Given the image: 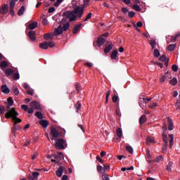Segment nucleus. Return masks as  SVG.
Wrapping results in <instances>:
<instances>
[{"label":"nucleus","mask_w":180,"mask_h":180,"mask_svg":"<svg viewBox=\"0 0 180 180\" xmlns=\"http://www.w3.org/2000/svg\"><path fill=\"white\" fill-rule=\"evenodd\" d=\"M154 143V139L153 138H150L148 137L147 139H146V143Z\"/></svg>","instance_id":"50"},{"label":"nucleus","mask_w":180,"mask_h":180,"mask_svg":"<svg viewBox=\"0 0 180 180\" xmlns=\"http://www.w3.org/2000/svg\"><path fill=\"white\" fill-rule=\"evenodd\" d=\"M20 130H21L20 125L18 124H14V127L13 128V133H14V131H20Z\"/></svg>","instance_id":"33"},{"label":"nucleus","mask_w":180,"mask_h":180,"mask_svg":"<svg viewBox=\"0 0 180 180\" xmlns=\"http://www.w3.org/2000/svg\"><path fill=\"white\" fill-rule=\"evenodd\" d=\"M96 160L100 162L101 164H103V160L101 158L99 155H97V157H96Z\"/></svg>","instance_id":"63"},{"label":"nucleus","mask_w":180,"mask_h":180,"mask_svg":"<svg viewBox=\"0 0 180 180\" xmlns=\"http://www.w3.org/2000/svg\"><path fill=\"white\" fill-rule=\"evenodd\" d=\"M82 26V23H79L75 26L73 28V34H77L78 33V31L80 30L81 27Z\"/></svg>","instance_id":"17"},{"label":"nucleus","mask_w":180,"mask_h":180,"mask_svg":"<svg viewBox=\"0 0 180 180\" xmlns=\"http://www.w3.org/2000/svg\"><path fill=\"white\" fill-rule=\"evenodd\" d=\"M167 124H164V127H162V134H161V136H162V141L167 143Z\"/></svg>","instance_id":"10"},{"label":"nucleus","mask_w":180,"mask_h":180,"mask_svg":"<svg viewBox=\"0 0 180 180\" xmlns=\"http://www.w3.org/2000/svg\"><path fill=\"white\" fill-rule=\"evenodd\" d=\"M156 106L157 104L155 103H150V105H148V108H150V109H154Z\"/></svg>","instance_id":"58"},{"label":"nucleus","mask_w":180,"mask_h":180,"mask_svg":"<svg viewBox=\"0 0 180 180\" xmlns=\"http://www.w3.org/2000/svg\"><path fill=\"white\" fill-rule=\"evenodd\" d=\"M8 105L13 106V105L14 104V100H13V98L8 97Z\"/></svg>","instance_id":"44"},{"label":"nucleus","mask_w":180,"mask_h":180,"mask_svg":"<svg viewBox=\"0 0 180 180\" xmlns=\"http://www.w3.org/2000/svg\"><path fill=\"white\" fill-rule=\"evenodd\" d=\"M63 173L67 174L68 173L67 169H65L63 166H59V167H58V169L56 171V176L62 177V175L63 174Z\"/></svg>","instance_id":"7"},{"label":"nucleus","mask_w":180,"mask_h":180,"mask_svg":"<svg viewBox=\"0 0 180 180\" xmlns=\"http://www.w3.org/2000/svg\"><path fill=\"white\" fill-rule=\"evenodd\" d=\"M167 123L169 124L168 127H166V129L169 131H172L174 129L173 121L170 117H167Z\"/></svg>","instance_id":"15"},{"label":"nucleus","mask_w":180,"mask_h":180,"mask_svg":"<svg viewBox=\"0 0 180 180\" xmlns=\"http://www.w3.org/2000/svg\"><path fill=\"white\" fill-rule=\"evenodd\" d=\"M53 157H59L60 158H64V155L62 153V152L58 153V155H54Z\"/></svg>","instance_id":"52"},{"label":"nucleus","mask_w":180,"mask_h":180,"mask_svg":"<svg viewBox=\"0 0 180 180\" xmlns=\"http://www.w3.org/2000/svg\"><path fill=\"white\" fill-rule=\"evenodd\" d=\"M21 109H22V110L27 112V110H28L30 108H29L27 105H21Z\"/></svg>","instance_id":"55"},{"label":"nucleus","mask_w":180,"mask_h":180,"mask_svg":"<svg viewBox=\"0 0 180 180\" xmlns=\"http://www.w3.org/2000/svg\"><path fill=\"white\" fill-rule=\"evenodd\" d=\"M27 36L32 41H35V32L34 31H29L27 33Z\"/></svg>","instance_id":"20"},{"label":"nucleus","mask_w":180,"mask_h":180,"mask_svg":"<svg viewBox=\"0 0 180 180\" xmlns=\"http://www.w3.org/2000/svg\"><path fill=\"white\" fill-rule=\"evenodd\" d=\"M174 49H175V44H170L167 46V51L172 52V51H174Z\"/></svg>","instance_id":"40"},{"label":"nucleus","mask_w":180,"mask_h":180,"mask_svg":"<svg viewBox=\"0 0 180 180\" xmlns=\"http://www.w3.org/2000/svg\"><path fill=\"white\" fill-rule=\"evenodd\" d=\"M82 104L79 101L75 103V109H77V112H78L79 110H81Z\"/></svg>","instance_id":"43"},{"label":"nucleus","mask_w":180,"mask_h":180,"mask_svg":"<svg viewBox=\"0 0 180 180\" xmlns=\"http://www.w3.org/2000/svg\"><path fill=\"white\" fill-rule=\"evenodd\" d=\"M13 74H15L14 70H13L12 69L8 68L6 69V70L5 71V75L8 77H10Z\"/></svg>","instance_id":"25"},{"label":"nucleus","mask_w":180,"mask_h":180,"mask_svg":"<svg viewBox=\"0 0 180 180\" xmlns=\"http://www.w3.org/2000/svg\"><path fill=\"white\" fill-rule=\"evenodd\" d=\"M13 89V91H14L15 96L19 95V89H18V87L14 86Z\"/></svg>","instance_id":"51"},{"label":"nucleus","mask_w":180,"mask_h":180,"mask_svg":"<svg viewBox=\"0 0 180 180\" xmlns=\"http://www.w3.org/2000/svg\"><path fill=\"white\" fill-rule=\"evenodd\" d=\"M169 139H170V140H169V143H170L169 147L170 148H172V146H173V143H174V135L173 134H169Z\"/></svg>","instance_id":"28"},{"label":"nucleus","mask_w":180,"mask_h":180,"mask_svg":"<svg viewBox=\"0 0 180 180\" xmlns=\"http://www.w3.org/2000/svg\"><path fill=\"white\" fill-rule=\"evenodd\" d=\"M38 27V22H34L29 25V30H34V29L37 28Z\"/></svg>","instance_id":"24"},{"label":"nucleus","mask_w":180,"mask_h":180,"mask_svg":"<svg viewBox=\"0 0 180 180\" xmlns=\"http://www.w3.org/2000/svg\"><path fill=\"white\" fill-rule=\"evenodd\" d=\"M132 8L135 11H136L137 12H140L141 11V8H140V6H139L138 5L135 4L134 5V6L132 7Z\"/></svg>","instance_id":"46"},{"label":"nucleus","mask_w":180,"mask_h":180,"mask_svg":"<svg viewBox=\"0 0 180 180\" xmlns=\"http://www.w3.org/2000/svg\"><path fill=\"white\" fill-rule=\"evenodd\" d=\"M126 150H127L129 154H132L134 153V149L130 146H126Z\"/></svg>","instance_id":"41"},{"label":"nucleus","mask_w":180,"mask_h":180,"mask_svg":"<svg viewBox=\"0 0 180 180\" xmlns=\"http://www.w3.org/2000/svg\"><path fill=\"white\" fill-rule=\"evenodd\" d=\"M62 2H63V0H56V3H54V7L59 6Z\"/></svg>","instance_id":"48"},{"label":"nucleus","mask_w":180,"mask_h":180,"mask_svg":"<svg viewBox=\"0 0 180 180\" xmlns=\"http://www.w3.org/2000/svg\"><path fill=\"white\" fill-rule=\"evenodd\" d=\"M54 11H56V8L54 7L49 8L48 10V13H53Z\"/></svg>","instance_id":"62"},{"label":"nucleus","mask_w":180,"mask_h":180,"mask_svg":"<svg viewBox=\"0 0 180 180\" xmlns=\"http://www.w3.org/2000/svg\"><path fill=\"white\" fill-rule=\"evenodd\" d=\"M38 172H32V175H27V180H38Z\"/></svg>","instance_id":"12"},{"label":"nucleus","mask_w":180,"mask_h":180,"mask_svg":"<svg viewBox=\"0 0 180 180\" xmlns=\"http://www.w3.org/2000/svg\"><path fill=\"white\" fill-rule=\"evenodd\" d=\"M168 75H169V72H166L165 74H164V75H162V77H161L160 78L161 83H163L164 82H165Z\"/></svg>","instance_id":"35"},{"label":"nucleus","mask_w":180,"mask_h":180,"mask_svg":"<svg viewBox=\"0 0 180 180\" xmlns=\"http://www.w3.org/2000/svg\"><path fill=\"white\" fill-rule=\"evenodd\" d=\"M35 117H38L39 120H43L44 117H43V114H41V112L37 111V112H35Z\"/></svg>","instance_id":"36"},{"label":"nucleus","mask_w":180,"mask_h":180,"mask_svg":"<svg viewBox=\"0 0 180 180\" xmlns=\"http://www.w3.org/2000/svg\"><path fill=\"white\" fill-rule=\"evenodd\" d=\"M88 4H85L83 2V5H82V6H75V10L72 11H68L66 12H68L69 13H73L75 15H78V18H82L83 13L84 12V8H86Z\"/></svg>","instance_id":"2"},{"label":"nucleus","mask_w":180,"mask_h":180,"mask_svg":"<svg viewBox=\"0 0 180 180\" xmlns=\"http://www.w3.org/2000/svg\"><path fill=\"white\" fill-rule=\"evenodd\" d=\"M150 46H151V48L154 49V56L155 58H158L159 56H160V52L159 50L155 49L156 46V41L155 39H151L150 40Z\"/></svg>","instance_id":"6"},{"label":"nucleus","mask_w":180,"mask_h":180,"mask_svg":"<svg viewBox=\"0 0 180 180\" xmlns=\"http://www.w3.org/2000/svg\"><path fill=\"white\" fill-rule=\"evenodd\" d=\"M51 135L53 138L57 139L58 137H59V131H58L57 129L56 128H51Z\"/></svg>","instance_id":"13"},{"label":"nucleus","mask_w":180,"mask_h":180,"mask_svg":"<svg viewBox=\"0 0 180 180\" xmlns=\"http://www.w3.org/2000/svg\"><path fill=\"white\" fill-rule=\"evenodd\" d=\"M39 124L43 127V129H46L49 126V122L46 120L39 121Z\"/></svg>","instance_id":"14"},{"label":"nucleus","mask_w":180,"mask_h":180,"mask_svg":"<svg viewBox=\"0 0 180 180\" xmlns=\"http://www.w3.org/2000/svg\"><path fill=\"white\" fill-rule=\"evenodd\" d=\"M108 171V169H104L102 166L97 165V172H100V174H105Z\"/></svg>","instance_id":"16"},{"label":"nucleus","mask_w":180,"mask_h":180,"mask_svg":"<svg viewBox=\"0 0 180 180\" xmlns=\"http://www.w3.org/2000/svg\"><path fill=\"white\" fill-rule=\"evenodd\" d=\"M148 101H145L143 100H139V105H140V107L143 110L145 106H146V103H148Z\"/></svg>","instance_id":"27"},{"label":"nucleus","mask_w":180,"mask_h":180,"mask_svg":"<svg viewBox=\"0 0 180 180\" xmlns=\"http://www.w3.org/2000/svg\"><path fill=\"white\" fill-rule=\"evenodd\" d=\"M135 16V12L129 11V18H132Z\"/></svg>","instance_id":"61"},{"label":"nucleus","mask_w":180,"mask_h":180,"mask_svg":"<svg viewBox=\"0 0 180 180\" xmlns=\"http://www.w3.org/2000/svg\"><path fill=\"white\" fill-rule=\"evenodd\" d=\"M54 146H56V150H64L65 148H67V143L64 139H56Z\"/></svg>","instance_id":"3"},{"label":"nucleus","mask_w":180,"mask_h":180,"mask_svg":"<svg viewBox=\"0 0 180 180\" xmlns=\"http://www.w3.org/2000/svg\"><path fill=\"white\" fill-rule=\"evenodd\" d=\"M102 180H110V178L107 174H102Z\"/></svg>","instance_id":"53"},{"label":"nucleus","mask_w":180,"mask_h":180,"mask_svg":"<svg viewBox=\"0 0 180 180\" xmlns=\"http://www.w3.org/2000/svg\"><path fill=\"white\" fill-rule=\"evenodd\" d=\"M116 134L117 135L118 139H121V137H122V129H121V128H117Z\"/></svg>","instance_id":"32"},{"label":"nucleus","mask_w":180,"mask_h":180,"mask_svg":"<svg viewBox=\"0 0 180 180\" xmlns=\"http://www.w3.org/2000/svg\"><path fill=\"white\" fill-rule=\"evenodd\" d=\"M118 51L117 50H115L113 51H112V53H111V59L112 60H115L116 59V58H117V54H118Z\"/></svg>","instance_id":"29"},{"label":"nucleus","mask_w":180,"mask_h":180,"mask_svg":"<svg viewBox=\"0 0 180 180\" xmlns=\"http://www.w3.org/2000/svg\"><path fill=\"white\" fill-rule=\"evenodd\" d=\"M172 70H173V71L175 72H178V65H172Z\"/></svg>","instance_id":"59"},{"label":"nucleus","mask_w":180,"mask_h":180,"mask_svg":"<svg viewBox=\"0 0 180 180\" xmlns=\"http://www.w3.org/2000/svg\"><path fill=\"white\" fill-rule=\"evenodd\" d=\"M9 11V6L8 4H4L1 6V8H0V13L2 15L7 14Z\"/></svg>","instance_id":"11"},{"label":"nucleus","mask_w":180,"mask_h":180,"mask_svg":"<svg viewBox=\"0 0 180 180\" xmlns=\"http://www.w3.org/2000/svg\"><path fill=\"white\" fill-rule=\"evenodd\" d=\"M18 115H19V113L16 112L15 110V108H12L10 110L8 111V112L5 113V117L6 119H12L13 122H14V124H18V123L21 122L20 118L18 117Z\"/></svg>","instance_id":"1"},{"label":"nucleus","mask_w":180,"mask_h":180,"mask_svg":"<svg viewBox=\"0 0 180 180\" xmlns=\"http://www.w3.org/2000/svg\"><path fill=\"white\" fill-rule=\"evenodd\" d=\"M84 65L87 66L88 68H91L94 66V64L92 63L87 62L84 63Z\"/></svg>","instance_id":"60"},{"label":"nucleus","mask_w":180,"mask_h":180,"mask_svg":"<svg viewBox=\"0 0 180 180\" xmlns=\"http://www.w3.org/2000/svg\"><path fill=\"white\" fill-rule=\"evenodd\" d=\"M159 60L161 62H167L169 61V59H167V56L162 55L159 58Z\"/></svg>","instance_id":"37"},{"label":"nucleus","mask_w":180,"mask_h":180,"mask_svg":"<svg viewBox=\"0 0 180 180\" xmlns=\"http://www.w3.org/2000/svg\"><path fill=\"white\" fill-rule=\"evenodd\" d=\"M11 75H13V79L15 81H16V80H18V79H19L20 78V76L19 73H14V74H13Z\"/></svg>","instance_id":"42"},{"label":"nucleus","mask_w":180,"mask_h":180,"mask_svg":"<svg viewBox=\"0 0 180 180\" xmlns=\"http://www.w3.org/2000/svg\"><path fill=\"white\" fill-rule=\"evenodd\" d=\"M8 66H9V64L5 60L0 63V68H1V69L6 68Z\"/></svg>","instance_id":"30"},{"label":"nucleus","mask_w":180,"mask_h":180,"mask_svg":"<svg viewBox=\"0 0 180 180\" xmlns=\"http://www.w3.org/2000/svg\"><path fill=\"white\" fill-rule=\"evenodd\" d=\"M113 48V44L110 43V44L107 45L105 48V53L107 54L111 51L112 49Z\"/></svg>","instance_id":"19"},{"label":"nucleus","mask_w":180,"mask_h":180,"mask_svg":"<svg viewBox=\"0 0 180 180\" xmlns=\"http://www.w3.org/2000/svg\"><path fill=\"white\" fill-rule=\"evenodd\" d=\"M169 83L172 86H175L178 83V81L176 80V78H173V79L170 80Z\"/></svg>","instance_id":"39"},{"label":"nucleus","mask_w":180,"mask_h":180,"mask_svg":"<svg viewBox=\"0 0 180 180\" xmlns=\"http://www.w3.org/2000/svg\"><path fill=\"white\" fill-rule=\"evenodd\" d=\"M56 44L53 41H49V42L44 41L43 43L39 44V48L43 50H46L48 48H54Z\"/></svg>","instance_id":"4"},{"label":"nucleus","mask_w":180,"mask_h":180,"mask_svg":"<svg viewBox=\"0 0 180 180\" xmlns=\"http://www.w3.org/2000/svg\"><path fill=\"white\" fill-rule=\"evenodd\" d=\"M25 11V6H21V7H20L19 11H18V15L19 16L22 15Z\"/></svg>","instance_id":"23"},{"label":"nucleus","mask_w":180,"mask_h":180,"mask_svg":"<svg viewBox=\"0 0 180 180\" xmlns=\"http://www.w3.org/2000/svg\"><path fill=\"white\" fill-rule=\"evenodd\" d=\"M146 122H147L146 115H142V116L140 117V119H139L140 124H145V123H146Z\"/></svg>","instance_id":"22"},{"label":"nucleus","mask_w":180,"mask_h":180,"mask_svg":"<svg viewBox=\"0 0 180 180\" xmlns=\"http://www.w3.org/2000/svg\"><path fill=\"white\" fill-rule=\"evenodd\" d=\"M92 18V13H88L87 16L86 17V19H84V22H87L88 20L91 19Z\"/></svg>","instance_id":"54"},{"label":"nucleus","mask_w":180,"mask_h":180,"mask_svg":"<svg viewBox=\"0 0 180 180\" xmlns=\"http://www.w3.org/2000/svg\"><path fill=\"white\" fill-rule=\"evenodd\" d=\"M16 1H18V0H11V1H10V6H9V8H14L15 4L16 3Z\"/></svg>","instance_id":"47"},{"label":"nucleus","mask_w":180,"mask_h":180,"mask_svg":"<svg viewBox=\"0 0 180 180\" xmlns=\"http://www.w3.org/2000/svg\"><path fill=\"white\" fill-rule=\"evenodd\" d=\"M44 39L45 40H53V37L51 36V34H50V33L45 34Z\"/></svg>","instance_id":"34"},{"label":"nucleus","mask_w":180,"mask_h":180,"mask_svg":"<svg viewBox=\"0 0 180 180\" xmlns=\"http://www.w3.org/2000/svg\"><path fill=\"white\" fill-rule=\"evenodd\" d=\"M105 42H106V39L102 38L101 37H100V38L97 39V44H98V46H101L105 44Z\"/></svg>","instance_id":"21"},{"label":"nucleus","mask_w":180,"mask_h":180,"mask_svg":"<svg viewBox=\"0 0 180 180\" xmlns=\"http://www.w3.org/2000/svg\"><path fill=\"white\" fill-rule=\"evenodd\" d=\"M167 141H164V146H162V152L165 153L167 151Z\"/></svg>","instance_id":"49"},{"label":"nucleus","mask_w":180,"mask_h":180,"mask_svg":"<svg viewBox=\"0 0 180 180\" xmlns=\"http://www.w3.org/2000/svg\"><path fill=\"white\" fill-rule=\"evenodd\" d=\"M63 31L64 30L62 29V25H59L54 30V32H53V36H60L63 33Z\"/></svg>","instance_id":"8"},{"label":"nucleus","mask_w":180,"mask_h":180,"mask_svg":"<svg viewBox=\"0 0 180 180\" xmlns=\"http://www.w3.org/2000/svg\"><path fill=\"white\" fill-rule=\"evenodd\" d=\"M63 17H65L67 19H68L69 22H73L75 21L77 18H78V15L65 11L63 13Z\"/></svg>","instance_id":"5"},{"label":"nucleus","mask_w":180,"mask_h":180,"mask_svg":"<svg viewBox=\"0 0 180 180\" xmlns=\"http://www.w3.org/2000/svg\"><path fill=\"white\" fill-rule=\"evenodd\" d=\"M30 106L32 108V109H35L37 110H41V106L40 103L37 101H32V103H30Z\"/></svg>","instance_id":"9"},{"label":"nucleus","mask_w":180,"mask_h":180,"mask_svg":"<svg viewBox=\"0 0 180 180\" xmlns=\"http://www.w3.org/2000/svg\"><path fill=\"white\" fill-rule=\"evenodd\" d=\"M1 91L4 94H9L10 93V89L9 88H8V86H6V84H4L1 86Z\"/></svg>","instance_id":"18"},{"label":"nucleus","mask_w":180,"mask_h":180,"mask_svg":"<svg viewBox=\"0 0 180 180\" xmlns=\"http://www.w3.org/2000/svg\"><path fill=\"white\" fill-rule=\"evenodd\" d=\"M8 110H5V107L2 105H0V114L3 115L4 112L8 111Z\"/></svg>","instance_id":"45"},{"label":"nucleus","mask_w":180,"mask_h":180,"mask_svg":"<svg viewBox=\"0 0 180 180\" xmlns=\"http://www.w3.org/2000/svg\"><path fill=\"white\" fill-rule=\"evenodd\" d=\"M117 101H119V96L116 94L113 95V96H112V102L116 103H117Z\"/></svg>","instance_id":"38"},{"label":"nucleus","mask_w":180,"mask_h":180,"mask_svg":"<svg viewBox=\"0 0 180 180\" xmlns=\"http://www.w3.org/2000/svg\"><path fill=\"white\" fill-rule=\"evenodd\" d=\"M81 89V85L79 84H75V90H77V93H79Z\"/></svg>","instance_id":"56"},{"label":"nucleus","mask_w":180,"mask_h":180,"mask_svg":"<svg viewBox=\"0 0 180 180\" xmlns=\"http://www.w3.org/2000/svg\"><path fill=\"white\" fill-rule=\"evenodd\" d=\"M62 30H63L64 32L68 31L70 30V22L64 23L63 26H62Z\"/></svg>","instance_id":"26"},{"label":"nucleus","mask_w":180,"mask_h":180,"mask_svg":"<svg viewBox=\"0 0 180 180\" xmlns=\"http://www.w3.org/2000/svg\"><path fill=\"white\" fill-rule=\"evenodd\" d=\"M42 24L44 25H48V20L46 18L43 19Z\"/></svg>","instance_id":"64"},{"label":"nucleus","mask_w":180,"mask_h":180,"mask_svg":"<svg viewBox=\"0 0 180 180\" xmlns=\"http://www.w3.org/2000/svg\"><path fill=\"white\" fill-rule=\"evenodd\" d=\"M27 94L29 96H33L34 95V90L33 89H27Z\"/></svg>","instance_id":"57"},{"label":"nucleus","mask_w":180,"mask_h":180,"mask_svg":"<svg viewBox=\"0 0 180 180\" xmlns=\"http://www.w3.org/2000/svg\"><path fill=\"white\" fill-rule=\"evenodd\" d=\"M173 167V162H169L166 166V171L172 172V167Z\"/></svg>","instance_id":"31"}]
</instances>
